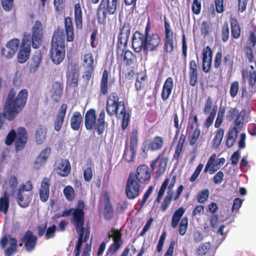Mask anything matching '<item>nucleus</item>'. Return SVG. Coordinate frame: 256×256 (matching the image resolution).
I'll use <instances>...</instances> for the list:
<instances>
[{
  "label": "nucleus",
  "instance_id": "nucleus-31",
  "mask_svg": "<svg viewBox=\"0 0 256 256\" xmlns=\"http://www.w3.org/2000/svg\"><path fill=\"white\" fill-rule=\"evenodd\" d=\"M42 60V52L40 50L36 51L32 55L29 64V70L30 72L34 73L38 70Z\"/></svg>",
  "mask_w": 256,
  "mask_h": 256
},
{
  "label": "nucleus",
  "instance_id": "nucleus-36",
  "mask_svg": "<svg viewBox=\"0 0 256 256\" xmlns=\"http://www.w3.org/2000/svg\"><path fill=\"white\" fill-rule=\"evenodd\" d=\"M52 98L56 102H58L62 93L63 84L60 82H56L52 84Z\"/></svg>",
  "mask_w": 256,
  "mask_h": 256
},
{
  "label": "nucleus",
  "instance_id": "nucleus-3",
  "mask_svg": "<svg viewBox=\"0 0 256 256\" xmlns=\"http://www.w3.org/2000/svg\"><path fill=\"white\" fill-rule=\"evenodd\" d=\"M119 98L116 92H112L108 97L106 103V110L110 116L116 115L117 118H122V128L125 130L130 122V114L126 110L124 101L119 102Z\"/></svg>",
  "mask_w": 256,
  "mask_h": 256
},
{
  "label": "nucleus",
  "instance_id": "nucleus-33",
  "mask_svg": "<svg viewBox=\"0 0 256 256\" xmlns=\"http://www.w3.org/2000/svg\"><path fill=\"white\" fill-rule=\"evenodd\" d=\"M64 28L68 42H72L74 39V29L72 18L67 16L64 18Z\"/></svg>",
  "mask_w": 256,
  "mask_h": 256
},
{
  "label": "nucleus",
  "instance_id": "nucleus-9",
  "mask_svg": "<svg viewBox=\"0 0 256 256\" xmlns=\"http://www.w3.org/2000/svg\"><path fill=\"white\" fill-rule=\"evenodd\" d=\"M128 176L142 185L148 184L151 179V174L148 166L146 164H140L137 168L136 172H131Z\"/></svg>",
  "mask_w": 256,
  "mask_h": 256
},
{
  "label": "nucleus",
  "instance_id": "nucleus-32",
  "mask_svg": "<svg viewBox=\"0 0 256 256\" xmlns=\"http://www.w3.org/2000/svg\"><path fill=\"white\" fill-rule=\"evenodd\" d=\"M67 110V105L62 104L54 121V130L59 131L62 126Z\"/></svg>",
  "mask_w": 256,
  "mask_h": 256
},
{
  "label": "nucleus",
  "instance_id": "nucleus-38",
  "mask_svg": "<svg viewBox=\"0 0 256 256\" xmlns=\"http://www.w3.org/2000/svg\"><path fill=\"white\" fill-rule=\"evenodd\" d=\"M184 212L185 209L182 206L179 208L174 212L172 216L171 222V226L173 228H175L177 227Z\"/></svg>",
  "mask_w": 256,
  "mask_h": 256
},
{
  "label": "nucleus",
  "instance_id": "nucleus-40",
  "mask_svg": "<svg viewBox=\"0 0 256 256\" xmlns=\"http://www.w3.org/2000/svg\"><path fill=\"white\" fill-rule=\"evenodd\" d=\"M9 195L7 192H4L3 196L0 198V212L6 214L9 208Z\"/></svg>",
  "mask_w": 256,
  "mask_h": 256
},
{
  "label": "nucleus",
  "instance_id": "nucleus-19",
  "mask_svg": "<svg viewBox=\"0 0 256 256\" xmlns=\"http://www.w3.org/2000/svg\"><path fill=\"white\" fill-rule=\"evenodd\" d=\"M164 144V138L160 136H155L152 139L148 140L144 142L143 152L159 150L163 147Z\"/></svg>",
  "mask_w": 256,
  "mask_h": 256
},
{
  "label": "nucleus",
  "instance_id": "nucleus-6",
  "mask_svg": "<svg viewBox=\"0 0 256 256\" xmlns=\"http://www.w3.org/2000/svg\"><path fill=\"white\" fill-rule=\"evenodd\" d=\"M118 0H102L96 12L98 22L106 24L108 14H114L116 10Z\"/></svg>",
  "mask_w": 256,
  "mask_h": 256
},
{
  "label": "nucleus",
  "instance_id": "nucleus-41",
  "mask_svg": "<svg viewBox=\"0 0 256 256\" xmlns=\"http://www.w3.org/2000/svg\"><path fill=\"white\" fill-rule=\"evenodd\" d=\"M232 36L235 39L238 38L240 36L241 30L236 18H232L230 22Z\"/></svg>",
  "mask_w": 256,
  "mask_h": 256
},
{
  "label": "nucleus",
  "instance_id": "nucleus-49",
  "mask_svg": "<svg viewBox=\"0 0 256 256\" xmlns=\"http://www.w3.org/2000/svg\"><path fill=\"white\" fill-rule=\"evenodd\" d=\"M84 62L86 64V68H90L91 70L94 68V58L91 52L84 56Z\"/></svg>",
  "mask_w": 256,
  "mask_h": 256
},
{
  "label": "nucleus",
  "instance_id": "nucleus-18",
  "mask_svg": "<svg viewBox=\"0 0 256 256\" xmlns=\"http://www.w3.org/2000/svg\"><path fill=\"white\" fill-rule=\"evenodd\" d=\"M31 50L30 36H25L18 52V60L20 63L26 62L28 58Z\"/></svg>",
  "mask_w": 256,
  "mask_h": 256
},
{
  "label": "nucleus",
  "instance_id": "nucleus-54",
  "mask_svg": "<svg viewBox=\"0 0 256 256\" xmlns=\"http://www.w3.org/2000/svg\"><path fill=\"white\" fill-rule=\"evenodd\" d=\"M210 248L209 242H206L200 244L196 249V253L197 255L202 256L206 254Z\"/></svg>",
  "mask_w": 256,
  "mask_h": 256
},
{
  "label": "nucleus",
  "instance_id": "nucleus-50",
  "mask_svg": "<svg viewBox=\"0 0 256 256\" xmlns=\"http://www.w3.org/2000/svg\"><path fill=\"white\" fill-rule=\"evenodd\" d=\"M210 192L208 189H204L200 191L196 196V200L199 203L206 202L209 197Z\"/></svg>",
  "mask_w": 256,
  "mask_h": 256
},
{
  "label": "nucleus",
  "instance_id": "nucleus-8",
  "mask_svg": "<svg viewBox=\"0 0 256 256\" xmlns=\"http://www.w3.org/2000/svg\"><path fill=\"white\" fill-rule=\"evenodd\" d=\"M138 133L136 128H133L130 135V144L126 142L122 158L128 162L134 160L138 142Z\"/></svg>",
  "mask_w": 256,
  "mask_h": 256
},
{
  "label": "nucleus",
  "instance_id": "nucleus-46",
  "mask_svg": "<svg viewBox=\"0 0 256 256\" xmlns=\"http://www.w3.org/2000/svg\"><path fill=\"white\" fill-rule=\"evenodd\" d=\"M146 80V74H142L140 77L139 76H137L134 84L136 90L137 91L140 90L144 88Z\"/></svg>",
  "mask_w": 256,
  "mask_h": 256
},
{
  "label": "nucleus",
  "instance_id": "nucleus-45",
  "mask_svg": "<svg viewBox=\"0 0 256 256\" xmlns=\"http://www.w3.org/2000/svg\"><path fill=\"white\" fill-rule=\"evenodd\" d=\"M222 63L225 68L232 70L234 66V56L231 54H226L224 56Z\"/></svg>",
  "mask_w": 256,
  "mask_h": 256
},
{
  "label": "nucleus",
  "instance_id": "nucleus-15",
  "mask_svg": "<svg viewBox=\"0 0 256 256\" xmlns=\"http://www.w3.org/2000/svg\"><path fill=\"white\" fill-rule=\"evenodd\" d=\"M44 38L43 28L42 22L36 21L32 28V44L34 48H38L42 44Z\"/></svg>",
  "mask_w": 256,
  "mask_h": 256
},
{
  "label": "nucleus",
  "instance_id": "nucleus-4",
  "mask_svg": "<svg viewBox=\"0 0 256 256\" xmlns=\"http://www.w3.org/2000/svg\"><path fill=\"white\" fill-rule=\"evenodd\" d=\"M65 54V34L63 28L58 26L52 36L50 56L54 64H58L64 59Z\"/></svg>",
  "mask_w": 256,
  "mask_h": 256
},
{
  "label": "nucleus",
  "instance_id": "nucleus-61",
  "mask_svg": "<svg viewBox=\"0 0 256 256\" xmlns=\"http://www.w3.org/2000/svg\"><path fill=\"white\" fill-rule=\"evenodd\" d=\"M1 4L6 12H10L14 7V0H1Z\"/></svg>",
  "mask_w": 256,
  "mask_h": 256
},
{
  "label": "nucleus",
  "instance_id": "nucleus-53",
  "mask_svg": "<svg viewBox=\"0 0 256 256\" xmlns=\"http://www.w3.org/2000/svg\"><path fill=\"white\" fill-rule=\"evenodd\" d=\"M64 194L66 198L70 201L72 200L74 198V188L70 186H66L64 189Z\"/></svg>",
  "mask_w": 256,
  "mask_h": 256
},
{
  "label": "nucleus",
  "instance_id": "nucleus-21",
  "mask_svg": "<svg viewBox=\"0 0 256 256\" xmlns=\"http://www.w3.org/2000/svg\"><path fill=\"white\" fill-rule=\"evenodd\" d=\"M121 232V230L112 229V235L109 234L108 237L109 238L112 237L113 243L108 248L109 252L114 254L120 248L123 243Z\"/></svg>",
  "mask_w": 256,
  "mask_h": 256
},
{
  "label": "nucleus",
  "instance_id": "nucleus-60",
  "mask_svg": "<svg viewBox=\"0 0 256 256\" xmlns=\"http://www.w3.org/2000/svg\"><path fill=\"white\" fill-rule=\"evenodd\" d=\"M213 102L212 98L210 96H208L205 100L204 108L203 109L204 113L205 114H208L211 112Z\"/></svg>",
  "mask_w": 256,
  "mask_h": 256
},
{
  "label": "nucleus",
  "instance_id": "nucleus-58",
  "mask_svg": "<svg viewBox=\"0 0 256 256\" xmlns=\"http://www.w3.org/2000/svg\"><path fill=\"white\" fill-rule=\"evenodd\" d=\"M17 132L14 130H12L7 134L6 140L5 144L6 146H10L14 142L16 138Z\"/></svg>",
  "mask_w": 256,
  "mask_h": 256
},
{
  "label": "nucleus",
  "instance_id": "nucleus-29",
  "mask_svg": "<svg viewBox=\"0 0 256 256\" xmlns=\"http://www.w3.org/2000/svg\"><path fill=\"white\" fill-rule=\"evenodd\" d=\"M189 84L192 86H195L198 82V66L194 60L189 62Z\"/></svg>",
  "mask_w": 256,
  "mask_h": 256
},
{
  "label": "nucleus",
  "instance_id": "nucleus-28",
  "mask_svg": "<svg viewBox=\"0 0 256 256\" xmlns=\"http://www.w3.org/2000/svg\"><path fill=\"white\" fill-rule=\"evenodd\" d=\"M174 80L172 77L168 78L165 80L160 93V97L164 102L166 101L172 92L174 88Z\"/></svg>",
  "mask_w": 256,
  "mask_h": 256
},
{
  "label": "nucleus",
  "instance_id": "nucleus-42",
  "mask_svg": "<svg viewBox=\"0 0 256 256\" xmlns=\"http://www.w3.org/2000/svg\"><path fill=\"white\" fill-rule=\"evenodd\" d=\"M238 131H236L231 128L229 129L228 132L227 133L226 143L227 147L230 148L234 145L238 137Z\"/></svg>",
  "mask_w": 256,
  "mask_h": 256
},
{
  "label": "nucleus",
  "instance_id": "nucleus-2",
  "mask_svg": "<svg viewBox=\"0 0 256 256\" xmlns=\"http://www.w3.org/2000/svg\"><path fill=\"white\" fill-rule=\"evenodd\" d=\"M150 22L148 19L144 34L136 30L133 34L132 44L136 52H153L157 50L161 44L160 34L157 32L150 34Z\"/></svg>",
  "mask_w": 256,
  "mask_h": 256
},
{
  "label": "nucleus",
  "instance_id": "nucleus-56",
  "mask_svg": "<svg viewBox=\"0 0 256 256\" xmlns=\"http://www.w3.org/2000/svg\"><path fill=\"white\" fill-rule=\"evenodd\" d=\"M202 9V0H193L192 4V10L193 14L198 15Z\"/></svg>",
  "mask_w": 256,
  "mask_h": 256
},
{
  "label": "nucleus",
  "instance_id": "nucleus-10",
  "mask_svg": "<svg viewBox=\"0 0 256 256\" xmlns=\"http://www.w3.org/2000/svg\"><path fill=\"white\" fill-rule=\"evenodd\" d=\"M84 202L82 201H80L78 202V208L73 209L74 212L72 222L74 225L77 232L80 230H82V229L86 230V228H84Z\"/></svg>",
  "mask_w": 256,
  "mask_h": 256
},
{
  "label": "nucleus",
  "instance_id": "nucleus-52",
  "mask_svg": "<svg viewBox=\"0 0 256 256\" xmlns=\"http://www.w3.org/2000/svg\"><path fill=\"white\" fill-rule=\"evenodd\" d=\"M200 129L198 128H196L192 135L188 138L190 146H193L196 144L197 140L200 137Z\"/></svg>",
  "mask_w": 256,
  "mask_h": 256
},
{
  "label": "nucleus",
  "instance_id": "nucleus-62",
  "mask_svg": "<svg viewBox=\"0 0 256 256\" xmlns=\"http://www.w3.org/2000/svg\"><path fill=\"white\" fill-rule=\"evenodd\" d=\"M225 113L224 108L220 109L218 112L217 117L214 123V126L216 128H218L222 124Z\"/></svg>",
  "mask_w": 256,
  "mask_h": 256
},
{
  "label": "nucleus",
  "instance_id": "nucleus-64",
  "mask_svg": "<svg viewBox=\"0 0 256 256\" xmlns=\"http://www.w3.org/2000/svg\"><path fill=\"white\" fill-rule=\"evenodd\" d=\"M128 207V202L126 200L120 201L118 203L116 211L120 214H123Z\"/></svg>",
  "mask_w": 256,
  "mask_h": 256
},
{
  "label": "nucleus",
  "instance_id": "nucleus-25",
  "mask_svg": "<svg viewBox=\"0 0 256 256\" xmlns=\"http://www.w3.org/2000/svg\"><path fill=\"white\" fill-rule=\"evenodd\" d=\"M38 237L30 230H27L21 238L20 241L24 242V247L27 252H31L36 246Z\"/></svg>",
  "mask_w": 256,
  "mask_h": 256
},
{
  "label": "nucleus",
  "instance_id": "nucleus-13",
  "mask_svg": "<svg viewBox=\"0 0 256 256\" xmlns=\"http://www.w3.org/2000/svg\"><path fill=\"white\" fill-rule=\"evenodd\" d=\"M135 180L128 176L125 188L126 198L129 200H134L138 197L141 192V186Z\"/></svg>",
  "mask_w": 256,
  "mask_h": 256
},
{
  "label": "nucleus",
  "instance_id": "nucleus-43",
  "mask_svg": "<svg viewBox=\"0 0 256 256\" xmlns=\"http://www.w3.org/2000/svg\"><path fill=\"white\" fill-rule=\"evenodd\" d=\"M46 128L43 126L40 127L36 133V140L38 144H42L46 140Z\"/></svg>",
  "mask_w": 256,
  "mask_h": 256
},
{
  "label": "nucleus",
  "instance_id": "nucleus-57",
  "mask_svg": "<svg viewBox=\"0 0 256 256\" xmlns=\"http://www.w3.org/2000/svg\"><path fill=\"white\" fill-rule=\"evenodd\" d=\"M239 90V83L238 81H234L230 86V94L232 98H234Z\"/></svg>",
  "mask_w": 256,
  "mask_h": 256
},
{
  "label": "nucleus",
  "instance_id": "nucleus-17",
  "mask_svg": "<svg viewBox=\"0 0 256 256\" xmlns=\"http://www.w3.org/2000/svg\"><path fill=\"white\" fill-rule=\"evenodd\" d=\"M131 29V24L128 22H125L120 26L116 46H128Z\"/></svg>",
  "mask_w": 256,
  "mask_h": 256
},
{
  "label": "nucleus",
  "instance_id": "nucleus-11",
  "mask_svg": "<svg viewBox=\"0 0 256 256\" xmlns=\"http://www.w3.org/2000/svg\"><path fill=\"white\" fill-rule=\"evenodd\" d=\"M100 206L103 208V216L105 220H110L113 218L114 210L108 192L103 194L102 198L100 200L98 207Z\"/></svg>",
  "mask_w": 256,
  "mask_h": 256
},
{
  "label": "nucleus",
  "instance_id": "nucleus-16",
  "mask_svg": "<svg viewBox=\"0 0 256 256\" xmlns=\"http://www.w3.org/2000/svg\"><path fill=\"white\" fill-rule=\"evenodd\" d=\"M128 46H116V56L118 60H122L126 66L134 63L135 56L129 50H126Z\"/></svg>",
  "mask_w": 256,
  "mask_h": 256
},
{
  "label": "nucleus",
  "instance_id": "nucleus-55",
  "mask_svg": "<svg viewBox=\"0 0 256 256\" xmlns=\"http://www.w3.org/2000/svg\"><path fill=\"white\" fill-rule=\"evenodd\" d=\"M238 117H240V114L238 110L236 108H231L227 112L226 118L229 121H232L234 118H236Z\"/></svg>",
  "mask_w": 256,
  "mask_h": 256
},
{
  "label": "nucleus",
  "instance_id": "nucleus-51",
  "mask_svg": "<svg viewBox=\"0 0 256 256\" xmlns=\"http://www.w3.org/2000/svg\"><path fill=\"white\" fill-rule=\"evenodd\" d=\"M188 218L186 217L183 218L179 224L178 232L180 236H184L187 231L188 228Z\"/></svg>",
  "mask_w": 256,
  "mask_h": 256
},
{
  "label": "nucleus",
  "instance_id": "nucleus-35",
  "mask_svg": "<svg viewBox=\"0 0 256 256\" xmlns=\"http://www.w3.org/2000/svg\"><path fill=\"white\" fill-rule=\"evenodd\" d=\"M83 121V117L79 112H75L70 118V127L74 130H78Z\"/></svg>",
  "mask_w": 256,
  "mask_h": 256
},
{
  "label": "nucleus",
  "instance_id": "nucleus-37",
  "mask_svg": "<svg viewBox=\"0 0 256 256\" xmlns=\"http://www.w3.org/2000/svg\"><path fill=\"white\" fill-rule=\"evenodd\" d=\"M74 13L76 28L81 30L82 28V16L80 5L79 3L75 4Z\"/></svg>",
  "mask_w": 256,
  "mask_h": 256
},
{
  "label": "nucleus",
  "instance_id": "nucleus-24",
  "mask_svg": "<svg viewBox=\"0 0 256 256\" xmlns=\"http://www.w3.org/2000/svg\"><path fill=\"white\" fill-rule=\"evenodd\" d=\"M212 50L208 46L205 47L202 52V69L204 73L210 72L212 67Z\"/></svg>",
  "mask_w": 256,
  "mask_h": 256
},
{
  "label": "nucleus",
  "instance_id": "nucleus-20",
  "mask_svg": "<svg viewBox=\"0 0 256 256\" xmlns=\"http://www.w3.org/2000/svg\"><path fill=\"white\" fill-rule=\"evenodd\" d=\"M54 170L60 176L66 177L70 172L71 165L68 160L60 158L55 162Z\"/></svg>",
  "mask_w": 256,
  "mask_h": 256
},
{
  "label": "nucleus",
  "instance_id": "nucleus-23",
  "mask_svg": "<svg viewBox=\"0 0 256 256\" xmlns=\"http://www.w3.org/2000/svg\"><path fill=\"white\" fill-rule=\"evenodd\" d=\"M28 140L27 132L24 127H20L17 130L16 138L14 144L16 150H22L26 146Z\"/></svg>",
  "mask_w": 256,
  "mask_h": 256
},
{
  "label": "nucleus",
  "instance_id": "nucleus-26",
  "mask_svg": "<svg viewBox=\"0 0 256 256\" xmlns=\"http://www.w3.org/2000/svg\"><path fill=\"white\" fill-rule=\"evenodd\" d=\"M90 232V228L89 226H87L86 230L82 229V230H80L78 232V238L74 250L75 256H80L82 244L84 242H86L88 240Z\"/></svg>",
  "mask_w": 256,
  "mask_h": 256
},
{
  "label": "nucleus",
  "instance_id": "nucleus-59",
  "mask_svg": "<svg viewBox=\"0 0 256 256\" xmlns=\"http://www.w3.org/2000/svg\"><path fill=\"white\" fill-rule=\"evenodd\" d=\"M229 38V28L227 22H224L222 28V40L226 42Z\"/></svg>",
  "mask_w": 256,
  "mask_h": 256
},
{
  "label": "nucleus",
  "instance_id": "nucleus-7",
  "mask_svg": "<svg viewBox=\"0 0 256 256\" xmlns=\"http://www.w3.org/2000/svg\"><path fill=\"white\" fill-rule=\"evenodd\" d=\"M33 185L31 180L20 185L16 192V201L18 205L22 208L29 206L32 198L31 192Z\"/></svg>",
  "mask_w": 256,
  "mask_h": 256
},
{
  "label": "nucleus",
  "instance_id": "nucleus-14",
  "mask_svg": "<svg viewBox=\"0 0 256 256\" xmlns=\"http://www.w3.org/2000/svg\"><path fill=\"white\" fill-rule=\"evenodd\" d=\"M164 152L160 154L150 164L151 171H154L156 169V176L158 178L163 175L166 170L168 158L162 157Z\"/></svg>",
  "mask_w": 256,
  "mask_h": 256
},
{
  "label": "nucleus",
  "instance_id": "nucleus-44",
  "mask_svg": "<svg viewBox=\"0 0 256 256\" xmlns=\"http://www.w3.org/2000/svg\"><path fill=\"white\" fill-rule=\"evenodd\" d=\"M172 198L173 192H168L167 195L164 197L160 206V209L162 212H164L166 210Z\"/></svg>",
  "mask_w": 256,
  "mask_h": 256
},
{
  "label": "nucleus",
  "instance_id": "nucleus-34",
  "mask_svg": "<svg viewBox=\"0 0 256 256\" xmlns=\"http://www.w3.org/2000/svg\"><path fill=\"white\" fill-rule=\"evenodd\" d=\"M50 152L51 148L50 147H47L43 150L36 157L35 160V164L38 166H42L47 162Z\"/></svg>",
  "mask_w": 256,
  "mask_h": 256
},
{
  "label": "nucleus",
  "instance_id": "nucleus-12",
  "mask_svg": "<svg viewBox=\"0 0 256 256\" xmlns=\"http://www.w3.org/2000/svg\"><path fill=\"white\" fill-rule=\"evenodd\" d=\"M165 38H164V49L166 53L170 54L174 49V34L170 28V24L166 17H164Z\"/></svg>",
  "mask_w": 256,
  "mask_h": 256
},
{
  "label": "nucleus",
  "instance_id": "nucleus-39",
  "mask_svg": "<svg viewBox=\"0 0 256 256\" xmlns=\"http://www.w3.org/2000/svg\"><path fill=\"white\" fill-rule=\"evenodd\" d=\"M224 130L222 128H220L216 130L212 144V146L214 149H217L220 146L224 137Z\"/></svg>",
  "mask_w": 256,
  "mask_h": 256
},
{
  "label": "nucleus",
  "instance_id": "nucleus-1",
  "mask_svg": "<svg viewBox=\"0 0 256 256\" xmlns=\"http://www.w3.org/2000/svg\"><path fill=\"white\" fill-rule=\"evenodd\" d=\"M28 97V91L22 89L17 96L14 88L8 92L4 104V111L0 113V130L2 128L5 118L13 120L24 108Z\"/></svg>",
  "mask_w": 256,
  "mask_h": 256
},
{
  "label": "nucleus",
  "instance_id": "nucleus-27",
  "mask_svg": "<svg viewBox=\"0 0 256 256\" xmlns=\"http://www.w3.org/2000/svg\"><path fill=\"white\" fill-rule=\"evenodd\" d=\"M50 186V180L44 177L40 182L38 190L40 200L43 202H47L49 198Z\"/></svg>",
  "mask_w": 256,
  "mask_h": 256
},
{
  "label": "nucleus",
  "instance_id": "nucleus-63",
  "mask_svg": "<svg viewBox=\"0 0 256 256\" xmlns=\"http://www.w3.org/2000/svg\"><path fill=\"white\" fill-rule=\"evenodd\" d=\"M222 62V53L221 50L218 52L214 58V66L215 68H220Z\"/></svg>",
  "mask_w": 256,
  "mask_h": 256
},
{
  "label": "nucleus",
  "instance_id": "nucleus-30",
  "mask_svg": "<svg viewBox=\"0 0 256 256\" xmlns=\"http://www.w3.org/2000/svg\"><path fill=\"white\" fill-rule=\"evenodd\" d=\"M109 72L105 69L103 71L102 77L100 85V94L106 96L108 95L110 88V84L108 83Z\"/></svg>",
  "mask_w": 256,
  "mask_h": 256
},
{
  "label": "nucleus",
  "instance_id": "nucleus-22",
  "mask_svg": "<svg viewBox=\"0 0 256 256\" xmlns=\"http://www.w3.org/2000/svg\"><path fill=\"white\" fill-rule=\"evenodd\" d=\"M20 46V40L18 38H13L8 42L6 44V48H2L1 54L7 58H12L17 52Z\"/></svg>",
  "mask_w": 256,
  "mask_h": 256
},
{
  "label": "nucleus",
  "instance_id": "nucleus-48",
  "mask_svg": "<svg viewBox=\"0 0 256 256\" xmlns=\"http://www.w3.org/2000/svg\"><path fill=\"white\" fill-rule=\"evenodd\" d=\"M169 181L170 179L168 178H166L164 180V182H162V186H160V190L155 200V202L159 203L160 202L164 194L166 188L168 186Z\"/></svg>",
  "mask_w": 256,
  "mask_h": 256
},
{
  "label": "nucleus",
  "instance_id": "nucleus-47",
  "mask_svg": "<svg viewBox=\"0 0 256 256\" xmlns=\"http://www.w3.org/2000/svg\"><path fill=\"white\" fill-rule=\"evenodd\" d=\"M88 165L90 166L87 167L84 172V178L85 181L90 182L92 178V166H93V162L91 160L87 161Z\"/></svg>",
  "mask_w": 256,
  "mask_h": 256
},
{
  "label": "nucleus",
  "instance_id": "nucleus-5",
  "mask_svg": "<svg viewBox=\"0 0 256 256\" xmlns=\"http://www.w3.org/2000/svg\"><path fill=\"white\" fill-rule=\"evenodd\" d=\"M105 111L102 110L98 114L97 120L96 110L90 108L86 111L84 116V125L88 130H95L98 134H103L105 128Z\"/></svg>",
  "mask_w": 256,
  "mask_h": 256
}]
</instances>
